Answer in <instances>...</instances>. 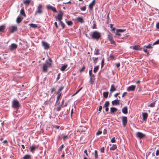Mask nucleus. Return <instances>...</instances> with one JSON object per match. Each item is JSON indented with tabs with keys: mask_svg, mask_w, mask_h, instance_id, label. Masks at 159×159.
<instances>
[{
	"mask_svg": "<svg viewBox=\"0 0 159 159\" xmlns=\"http://www.w3.org/2000/svg\"><path fill=\"white\" fill-rule=\"evenodd\" d=\"M159 44V40H157L154 43L152 44H149L148 45H144L143 49V50L146 53L147 55L148 56L149 55V50L148 49H151L153 48V46Z\"/></svg>",
	"mask_w": 159,
	"mask_h": 159,
	"instance_id": "1",
	"label": "nucleus"
},
{
	"mask_svg": "<svg viewBox=\"0 0 159 159\" xmlns=\"http://www.w3.org/2000/svg\"><path fill=\"white\" fill-rule=\"evenodd\" d=\"M52 63L48 62L47 60L45 61L43 64V71L44 72H46L48 71V68L51 66Z\"/></svg>",
	"mask_w": 159,
	"mask_h": 159,
	"instance_id": "2",
	"label": "nucleus"
},
{
	"mask_svg": "<svg viewBox=\"0 0 159 159\" xmlns=\"http://www.w3.org/2000/svg\"><path fill=\"white\" fill-rule=\"evenodd\" d=\"M93 39L97 40L100 39L101 36V33L98 31H95L93 32L91 35Z\"/></svg>",
	"mask_w": 159,
	"mask_h": 159,
	"instance_id": "3",
	"label": "nucleus"
},
{
	"mask_svg": "<svg viewBox=\"0 0 159 159\" xmlns=\"http://www.w3.org/2000/svg\"><path fill=\"white\" fill-rule=\"evenodd\" d=\"M12 103V107L14 108L18 109L20 107V103L17 99H14Z\"/></svg>",
	"mask_w": 159,
	"mask_h": 159,
	"instance_id": "4",
	"label": "nucleus"
},
{
	"mask_svg": "<svg viewBox=\"0 0 159 159\" xmlns=\"http://www.w3.org/2000/svg\"><path fill=\"white\" fill-rule=\"evenodd\" d=\"M136 137L138 139H143L145 137V134L140 132H137L135 134Z\"/></svg>",
	"mask_w": 159,
	"mask_h": 159,
	"instance_id": "5",
	"label": "nucleus"
},
{
	"mask_svg": "<svg viewBox=\"0 0 159 159\" xmlns=\"http://www.w3.org/2000/svg\"><path fill=\"white\" fill-rule=\"evenodd\" d=\"M43 7L42 5L39 4L37 8V10L36 11L35 14L37 15V14H41L43 13L42 8Z\"/></svg>",
	"mask_w": 159,
	"mask_h": 159,
	"instance_id": "6",
	"label": "nucleus"
},
{
	"mask_svg": "<svg viewBox=\"0 0 159 159\" xmlns=\"http://www.w3.org/2000/svg\"><path fill=\"white\" fill-rule=\"evenodd\" d=\"M132 48L133 50H135L141 51L143 50V48L141 47L140 44H138L133 46Z\"/></svg>",
	"mask_w": 159,
	"mask_h": 159,
	"instance_id": "7",
	"label": "nucleus"
},
{
	"mask_svg": "<svg viewBox=\"0 0 159 159\" xmlns=\"http://www.w3.org/2000/svg\"><path fill=\"white\" fill-rule=\"evenodd\" d=\"M39 147V145H34L33 144L32 146H31L29 149H30V151L33 153L34 150L36 149H38Z\"/></svg>",
	"mask_w": 159,
	"mask_h": 159,
	"instance_id": "8",
	"label": "nucleus"
},
{
	"mask_svg": "<svg viewBox=\"0 0 159 159\" xmlns=\"http://www.w3.org/2000/svg\"><path fill=\"white\" fill-rule=\"evenodd\" d=\"M17 47V45L15 43H12L9 46V48L11 51L15 50Z\"/></svg>",
	"mask_w": 159,
	"mask_h": 159,
	"instance_id": "9",
	"label": "nucleus"
},
{
	"mask_svg": "<svg viewBox=\"0 0 159 159\" xmlns=\"http://www.w3.org/2000/svg\"><path fill=\"white\" fill-rule=\"evenodd\" d=\"M17 27L16 26H12L9 28V31L11 33H13L14 32L17 31Z\"/></svg>",
	"mask_w": 159,
	"mask_h": 159,
	"instance_id": "10",
	"label": "nucleus"
},
{
	"mask_svg": "<svg viewBox=\"0 0 159 159\" xmlns=\"http://www.w3.org/2000/svg\"><path fill=\"white\" fill-rule=\"evenodd\" d=\"M122 124L124 127H125L126 124H127V117L125 116H123L122 117Z\"/></svg>",
	"mask_w": 159,
	"mask_h": 159,
	"instance_id": "11",
	"label": "nucleus"
},
{
	"mask_svg": "<svg viewBox=\"0 0 159 159\" xmlns=\"http://www.w3.org/2000/svg\"><path fill=\"white\" fill-rule=\"evenodd\" d=\"M42 43L43 46L44 47L45 49H48L49 48V45L47 43L42 41Z\"/></svg>",
	"mask_w": 159,
	"mask_h": 159,
	"instance_id": "12",
	"label": "nucleus"
},
{
	"mask_svg": "<svg viewBox=\"0 0 159 159\" xmlns=\"http://www.w3.org/2000/svg\"><path fill=\"white\" fill-rule=\"evenodd\" d=\"M63 14L61 11L60 12V13L58 14L56 17V19L58 20L59 21H61L62 18Z\"/></svg>",
	"mask_w": 159,
	"mask_h": 159,
	"instance_id": "13",
	"label": "nucleus"
},
{
	"mask_svg": "<svg viewBox=\"0 0 159 159\" xmlns=\"http://www.w3.org/2000/svg\"><path fill=\"white\" fill-rule=\"evenodd\" d=\"M125 31V30L123 29H116V31L115 33L117 35L119 36L121 35L120 33L123 32Z\"/></svg>",
	"mask_w": 159,
	"mask_h": 159,
	"instance_id": "14",
	"label": "nucleus"
},
{
	"mask_svg": "<svg viewBox=\"0 0 159 159\" xmlns=\"http://www.w3.org/2000/svg\"><path fill=\"white\" fill-rule=\"evenodd\" d=\"M135 85H131L128 88L127 90L128 91H134L135 90Z\"/></svg>",
	"mask_w": 159,
	"mask_h": 159,
	"instance_id": "15",
	"label": "nucleus"
},
{
	"mask_svg": "<svg viewBox=\"0 0 159 159\" xmlns=\"http://www.w3.org/2000/svg\"><path fill=\"white\" fill-rule=\"evenodd\" d=\"M143 119L142 120L143 121H146L148 117V114L147 112L142 113Z\"/></svg>",
	"mask_w": 159,
	"mask_h": 159,
	"instance_id": "16",
	"label": "nucleus"
},
{
	"mask_svg": "<svg viewBox=\"0 0 159 159\" xmlns=\"http://www.w3.org/2000/svg\"><path fill=\"white\" fill-rule=\"evenodd\" d=\"M90 77V84H93L94 81L95 80V75L93 74H91L90 76H89Z\"/></svg>",
	"mask_w": 159,
	"mask_h": 159,
	"instance_id": "17",
	"label": "nucleus"
},
{
	"mask_svg": "<svg viewBox=\"0 0 159 159\" xmlns=\"http://www.w3.org/2000/svg\"><path fill=\"white\" fill-rule=\"evenodd\" d=\"M119 101L120 100L117 99L113 100L111 102L113 106L119 105L120 103Z\"/></svg>",
	"mask_w": 159,
	"mask_h": 159,
	"instance_id": "18",
	"label": "nucleus"
},
{
	"mask_svg": "<svg viewBox=\"0 0 159 159\" xmlns=\"http://www.w3.org/2000/svg\"><path fill=\"white\" fill-rule=\"evenodd\" d=\"M6 26L5 25L0 26V33H2L4 32V31L5 29Z\"/></svg>",
	"mask_w": 159,
	"mask_h": 159,
	"instance_id": "19",
	"label": "nucleus"
},
{
	"mask_svg": "<svg viewBox=\"0 0 159 159\" xmlns=\"http://www.w3.org/2000/svg\"><path fill=\"white\" fill-rule=\"evenodd\" d=\"M47 8L48 9L52 10L53 12H57L56 8L55 7H53L51 6H47Z\"/></svg>",
	"mask_w": 159,
	"mask_h": 159,
	"instance_id": "20",
	"label": "nucleus"
},
{
	"mask_svg": "<svg viewBox=\"0 0 159 159\" xmlns=\"http://www.w3.org/2000/svg\"><path fill=\"white\" fill-rule=\"evenodd\" d=\"M95 0H93L92 2L89 4V8L90 10H92L93 8V6L95 4Z\"/></svg>",
	"mask_w": 159,
	"mask_h": 159,
	"instance_id": "21",
	"label": "nucleus"
},
{
	"mask_svg": "<svg viewBox=\"0 0 159 159\" xmlns=\"http://www.w3.org/2000/svg\"><path fill=\"white\" fill-rule=\"evenodd\" d=\"M117 111V109L116 107H111L110 108V113L112 114L116 112Z\"/></svg>",
	"mask_w": 159,
	"mask_h": 159,
	"instance_id": "22",
	"label": "nucleus"
},
{
	"mask_svg": "<svg viewBox=\"0 0 159 159\" xmlns=\"http://www.w3.org/2000/svg\"><path fill=\"white\" fill-rule=\"evenodd\" d=\"M116 90V88H115L114 85V84H112L111 86V88L110 90V92H111V93H112L115 91Z\"/></svg>",
	"mask_w": 159,
	"mask_h": 159,
	"instance_id": "23",
	"label": "nucleus"
},
{
	"mask_svg": "<svg viewBox=\"0 0 159 159\" xmlns=\"http://www.w3.org/2000/svg\"><path fill=\"white\" fill-rule=\"evenodd\" d=\"M122 112L125 114H127L128 113V109L127 106L124 107L122 110Z\"/></svg>",
	"mask_w": 159,
	"mask_h": 159,
	"instance_id": "24",
	"label": "nucleus"
},
{
	"mask_svg": "<svg viewBox=\"0 0 159 159\" xmlns=\"http://www.w3.org/2000/svg\"><path fill=\"white\" fill-rule=\"evenodd\" d=\"M31 155H25L23 157L22 159H31Z\"/></svg>",
	"mask_w": 159,
	"mask_h": 159,
	"instance_id": "25",
	"label": "nucleus"
},
{
	"mask_svg": "<svg viewBox=\"0 0 159 159\" xmlns=\"http://www.w3.org/2000/svg\"><path fill=\"white\" fill-rule=\"evenodd\" d=\"M99 52V49L97 48H96L95 49L94 54L96 55H99L100 54Z\"/></svg>",
	"mask_w": 159,
	"mask_h": 159,
	"instance_id": "26",
	"label": "nucleus"
},
{
	"mask_svg": "<svg viewBox=\"0 0 159 159\" xmlns=\"http://www.w3.org/2000/svg\"><path fill=\"white\" fill-rule=\"evenodd\" d=\"M110 105V102L108 101H106L103 107H105V108L106 107H108Z\"/></svg>",
	"mask_w": 159,
	"mask_h": 159,
	"instance_id": "27",
	"label": "nucleus"
},
{
	"mask_svg": "<svg viewBox=\"0 0 159 159\" xmlns=\"http://www.w3.org/2000/svg\"><path fill=\"white\" fill-rule=\"evenodd\" d=\"M68 65L67 64H65L61 68V70L62 71H64L67 67Z\"/></svg>",
	"mask_w": 159,
	"mask_h": 159,
	"instance_id": "28",
	"label": "nucleus"
},
{
	"mask_svg": "<svg viewBox=\"0 0 159 159\" xmlns=\"http://www.w3.org/2000/svg\"><path fill=\"white\" fill-rule=\"evenodd\" d=\"M76 20L78 22L80 23H83L84 22V20L82 17H78L76 18Z\"/></svg>",
	"mask_w": 159,
	"mask_h": 159,
	"instance_id": "29",
	"label": "nucleus"
},
{
	"mask_svg": "<svg viewBox=\"0 0 159 159\" xmlns=\"http://www.w3.org/2000/svg\"><path fill=\"white\" fill-rule=\"evenodd\" d=\"M107 38L109 40H113V38L112 34L111 33H109L107 35Z\"/></svg>",
	"mask_w": 159,
	"mask_h": 159,
	"instance_id": "30",
	"label": "nucleus"
},
{
	"mask_svg": "<svg viewBox=\"0 0 159 159\" xmlns=\"http://www.w3.org/2000/svg\"><path fill=\"white\" fill-rule=\"evenodd\" d=\"M20 14L24 16V17H26V16L24 10V9H22L20 11Z\"/></svg>",
	"mask_w": 159,
	"mask_h": 159,
	"instance_id": "31",
	"label": "nucleus"
},
{
	"mask_svg": "<svg viewBox=\"0 0 159 159\" xmlns=\"http://www.w3.org/2000/svg\"><path fill=\"white\" fill-rule=\"evenodd\" d=\"M117 146L116 144H113L112 147H111L110 148V150H111L114 151L117 148Z\"/></svg>",
	"mask_w": 159,
	"mask_h": 159,
	"instance_id": "32",
	"label": "nucleus"
},
{
	"mask_svg": "<svg viewBox=\"0 0 159 159\" xmlns=\"http://www.w3.org/2000/svg\"><path fill=\"white\" fill-rule=\"evenodd\" d=\"M108 92H105L103 93V96L104 98H107L108 95Z\"/></svg>",
	"mask_w": 159,
	"mask_h": 159,
	"instance_id": "33",
	"label": "nucleus"
},
{
	"mask_svg": "<svg viewBox=\"0 0 159 159\" xmlns=\"http://www.w3.org/2000/svg\"><path fill=\"white\" fill-rule=\"evenodd\" d=\"M30 27L34 28H36L38 27V26L37 25L33 24H30L29 25Z\"/></svg>",
	"mask_w": 159,
	"mask_h": 159,
	"instance_id": "34",
	"label": "nucleus"
},
{
	"mask_svg": "<svg viewBox=\"0 0 159 159\" xmlns=\"http://www.w3.org/2000/svg\"><path fill=\"white\" fill-rule=\"evenodd\" d=\"M22 20V19H21L20 17L19 16L16 19V22L18 23H20L21 22Z\"/></svg>",
	"mask_w": 159,
	"mask_h": 159,
	"instance_id": "35",
	"label": "nucleus"
},
{
	"mask_svg": "<svg viewBox=\"0 0 159 159\" xmlns=\"http://www.w3.org/2000/svg\"><path fill=\"white\" fill-rule=\"evenodd\" d=\"M61 95V93H60L59 94H58V95L57 96L56 104H57L59 100V99L60 98Z\"/></svg>",
	"mask_w": 159,
	"mask_h": 159,
	"instance_id": "36",
	"label": "nucleus"
},
{
	"mask_svg": "<svg viewBox=\"0 0 159 159\" xmlns=\"http://www.w3.org/2000/svg\"><path fill=\"white\" fill-rule=\"evenodd\" d=\"M31 1L30 0H25L24 1L23 3L24 4L29 5L31 2Z\"/></svg>",
	"mask_w": 159,
	"mask_h": 159,
	"instance_id": "37",
	"label": "nucleus"
},
{
	"mask_svg": "<svg viewBox=\"0 0 159 159\" xmlns=\"http://www.w3.org/2000/svg\"><path fill=\"white\" fill-rule=\"evenodd\" d=\"M156 101L154 102L149 105L148 106L150 107H155Z\"/></svg>",
	"mask_w": 159,
	"mask_h": 159,
	"instance_id": "38",
	"label": "nucleus"
},
{
	"mask_svg": "<svg viewBox=\"0 0 159 159\" xmlns=\"http://www.w3.org/2000/svg\"><path fill=\"white\" fill-rule=\"evenodd\" d=\"M92 59L93 61V63L95 64L97 63L98 59V57H93Z\"/></svg>",
	"mask_w": 159,
	"mask_h": 159,
	"instance_id": "39",
	"label": "nucleus"
},
{
	"mask_svg": "<svg viewBox=\"0 0 159 159\" xmlns=\"http://www.w3.org/2000/svg\"><path fill=\"white\" fill-rule=\"evenodd\" d=\"M63 106L62 105L60 104L59 105L58 107H57L56 108V110L57 111H60L61 109V107H62Z\"/></svg>",
	"mask_w": 159,
	"mask_h": 159,
	"instance_id": "40",
	"label": "nucleus"
},
{
	"mask_svg": "<svg viewBox=\"0 0 159 159\" xmlns=\"http://www.w3.org/2000/svg\"><path fill=\"white\" fill-rule=\"evenodd\" d=\"M99 68L98 66H96L94 68L93 70V72L94 73H96L98 70Z\"/></svg>",
	"mask_w": 159,
	"mask_h": 159,
	"instance_id": "41",
	"label": "nucleus"
},
{
	"mask_svg": "<svg viewBox=\"0 0 159 159\" xmlns=\"http://www.w3.org/2000/svg\"><path fill=\"white\" fill-rule=\"evenodd\" d=\"M64 88V86H61V87H60L58 90V91H57V93L58 94H59L60 92Z\"/></svg>",
	"mask_w": 159,
	"mask_h": 159,
	"instance_id": "42",
	"label": "nucleus"
},
{
	"mask_svg": "<svg viewBox=\"0 0 159 159\" xmlns=\"http://www.w3.org/2000/svg\"><path fill=\"white\" fill-rule=\"evenodd\" d=\"M66 23L69 26L72 25L73 24V22L71 21H66Z\"/></svg>",
	"mask_w": 159,
	"mask_h": 159,
	"instance_id": "43",
	"label": "nucleus"
},
{
	"mask_svg": "<svg viewBox=\"0 0 159 159\" xmlns=\"http://www.w3.org/2000/svg\"><path fill=\"white\" fill-rule=\"evenodd\" d=\"M60 22V23L62 27V29H64L65 28V25L63 22L61 21H59Z\"/></svg>",
	"mask_w": 159,
	"mask_h": 159,
	"instance_id": "44",
	"label": "nucleus"
},
{
	"mask_svg": "<svg viewBox=\"0 0 159 159\" xmlns=\"http://www.w3.org/2000/svg\"><path fill=\"white\" fill-rule=\"evenodd\" d=\"M98 152L96 150H95V159H97L98 157Z\"/></svg>",
	"mask_w": 159,
	"mask_h": 159,
	"instance_id": "45",
	"label": "nucleus"
},
{
	"mask_svg": "<svg viewBox=\"0 0 159 159\" xmlns=\"http://www.w3.org/2000/svg\"><path fill=\"white\" fill-rule=\"evenodd\" d=\"M64 147V145L63 144L62 145H61L60 147L58 148V151H61L63 148Z\"/></svg>",
	"mask_w": 159,
	"mask_h": 159,
	"instance_id": "46",
	"label": "nucleus"
},
{
	"mask_svg": "<svg viewBox=\"0 0 159 159\" xmlns=\"http://www.w3.org/2000/svg\"><path fill=\"white\" fill-rule=\"evenodd\" d=\"M110 57L111 58V59L112 60H115L116 59V58L115 57L111 54H110Z\"/></svg>",
	"mask_w": 159,
	"mask_h": 159,
	"instance_id": "47",
	"label": "nucleus"
},
{
	"mask_svg": "<svg viewBox=\"0 0 159 159\" xmlns=\"http://www.w3.org/2000/svg\"><path fill=\"white\" fill-rule=\"evenodd\" d=\"M110 41V43L114 45V46H115L116 45V43H115V42L114 40H109Z\"/></svg>",
	"mask_w": 159,
	"mask_h": 159,
	"instance_id": "48",
	"label": "nucleus"
},
{
	"mask_svg": "<svg viewBox=\"0 0 159 159\" xmlns=\"http://www.w3.org/2000/svg\"><path fill=\"white\" fill-rule=\"evenodd\" d=\"M104 58H102V61H101V68H102L104 66Z\"/></svg>",
	"mask_w": 159,
	"mask_h": 159,
	"instance_id": "49",
	"label": "nucleus"
},
{
	"mask_svg": "<svg viewBox=\"0 0 159 159\" xmlns=\"http://www.w3.org/2000/svg\"><path fill=\"white\" fill-rule=\"evenodd\" d=\"M111 142L112 143H114L116 142L115 138L113 137L111 140Z\"/></svg>",
	"mask_w": 159,
	"mask_h": 159,
	"instance_id": "50",
	"label": "nucleus"
},
{
	"mask_svg": "<svg viewBox=\"0 0 159 159\" xmlns=\"http://www.w3.org/2000/svg\"><path fill=\"white\" fill-rule=\"evenodd\" d=\"M85 69V67L84 66H83L82 68L80 70V73H82L83 72L84 69Z\"/></svg>",
	"mask_w": 159,
	"mask_h": 159,
	"instance_id": "51",
	"label": "nucleus"
},
{
	"mask_svg": "<svg viewBox=\"0 0 159 159\" xmlns=\"http://www.w3.org/2000/svg\"><path fill=\"white\" fill-rule=\"evenodd\" d=\"M86 9V7L84 6L83 7L80 8V10L82 11H85Z\"/></svg>",
	"mask_w": 159,
	"mask_h": 159,
	"instance_id": "52",
	"label": "nucleus"
},
{
	"mask_svg": "<svg viewBox=\"0 0 159 159\" xmlns=\"http://www.w3.org/2000/svg\"><path fill=\"white\" fill-rule=\"evenodd\" d=\"M92 28L93 29H96L97 28V25L96 24H95V23L93 24V25L92 26Z\"/></svg>",
	"mask_w": 159,
	"mask_h": 159,
	"instance_id": "53",
	"label": "nucleus"
},
{
	"mask_svg": "<svg viewBox=\"0 0 159 159\" xmlns=\"http://www.w3.org/2000/svg\"><path fill=\"white\" fill-rule=\"evenodd\" d=\"M104 147H102L100 149V151L101 153H104Z\"/></svg>",
	"mask_w": 159,
	"mask_h": 159,
	"instance_id": "54",
	"label": "nucleus"
},
{
	"mask_svg": "<svg viewBox=\"0 0 159 159\" xmlns=\"http://www.w3.org/2000/svg\"><path fill=\"white\" fill-rule=\"evenodd\" d=\"M102 133V131H98L96 134L97 135H99L101 134Z\"/></svg>",
	"mask_w": 159,
	"mask_h": 159,
	"instance_id": "55",
	"label": "nucleus"
},
{
	"mask_svg": "<svg viewBox=\"0 0 159 159\" xmlns=\"http://www.w3.org/2000/svg\"><path fill=\"white\" fill-rule=\"evenodd\" d=\"M61 74L60 73H59L58 74L56 78V81H57L60 79V75Z\"/></svg>",
	"mask_w": 159,
	"mask_h": 159,
	"instance_id": "56",
	"label": "nucleus"
},
{
	"mask_svg": "<svg viewBox=\"0 0 159 159\" xmlns=\"http://www.w3.org/2000/svg\"><path fill=\"white\" fill-rule=\"evenodd\" d=\"M107 133V130L106 129H104L103 131V134H106Z\"/></svg>",
	"mask_w": 159,
	"mask_h": 159,
	"instance_id": "57",
	"label": "nucleus"
},
{
	"mask_svg": "<svg viewBox=\"0 0 159 159\" xmlns=\"http://www.w3.org/2000/svg\"><path fill=\"white\" fill-rule=\"evenodd\" d=\"M129 36V35L127 34H125V35L124 36V37H122L121 38L122 39H126V38L128 37Z\"/></svg>",
	"mask_w": 159,
	"mask_h": 159,
	"instance_id": "58",
	"label": "nucleus"
},
{
	"mask_svg": "<svg viewBox=\"0 0 159 159\" xmlns=\"http://www.w3.org/2000/svg\"><path fill=\"white\" fill-rule=\"evenodd\" d=\"M120 94V93L119 92V93H116L114 95V96L116 97V98L117 97V96Z\"/></svg>",
	"mask_w": 159,
	"mask_h": 159,
	"instance_id": "59",
	"label": "nucleus"
},
{
	"mask_svg": "<svg viewBox=\"0 0 159 159\" xmlns=\"http://www.w3.org/2000/svg\"><path fill=\"white\" fill-rule=\"evenodd\" d=\"M68 138V135H65L63 137V139L64 140H66V139H67Z\"/></svg>",
	"mask_w": 159,
	"mask_h": 159,
	"instance_id": "60",
	"label": "nucleus"
},
{
	"mask_svg": "<svg viewBox=\"0 0 159 159\" xmlns=\"http://www.w3.org/2000/svg\"><path fill=\"white\" fill-rule=\"evenodd\" d=\"M22 41L21 42H20L19 43V44L20 45H23L24 44V40H21Z\"/></svg>",
	"mask_w": 159,
	"mask_h": 159,
	"instance_id": "61",
	"label": "nucleus"
},
{
	"mask_svg": "<svg viewBox=\"0 0 159 159\" xmlns=\"http://www.w3.org/2000/svg\"><path fill=\"white\" fill-rule=\"evenodd\" d=\"M92 69L91 70H89V76H90L92 74Z\"/></svg>",
	"mask_w": 159,
	"mask_h": 159,
	"instance_id": "62",
	"label": "nucleus"
},
{
	"mask_svg": "<svg viewBox=\"0 0 159 159\" xmlns=\"http://www.w3.org/2000/svg\"><path fill=\"white\" fill-rule=\"evenodd\" d=\"M156 154V156H158L159 155V150H157Z\"/></svg>",
	"mask_w": 159,
	"mask_h": 159,
	"instance_id": "63",
	"label": "nucleus"
},
{
	"mask_svg": "<svg viewBox=\"0 0 159 159\" xmlns=\"http://www.w3.org/2000/svg\"><path fill=\"white\" fill-rule=\"evenodd\" d=\"M156 27L157 29H159V22L157 24Z\"/></svg>",
	"mask_w": 159,
	"mask_h": 159,
	"instance_id": "64",
	"label": "nucleus"
}]
</instances>
